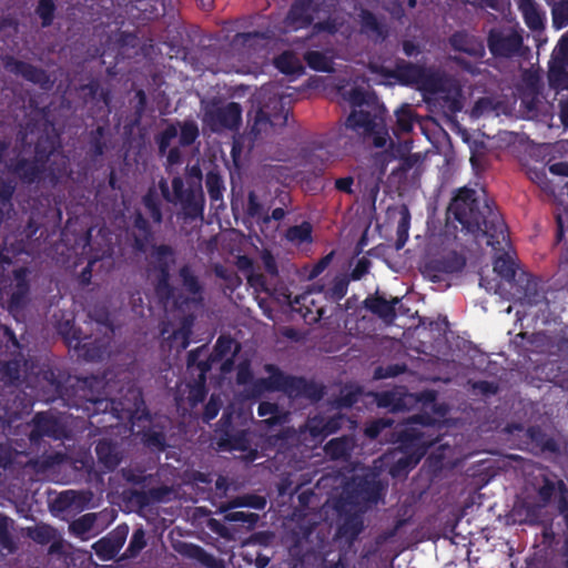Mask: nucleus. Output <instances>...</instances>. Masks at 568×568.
I'll list each match as a JSON object with an SVG mask.
<instances>
[{"label": "nucleus", "instance_id": "nucleus-34", "mask_svg": "<svg viewBox=\"0 0 568 568\" xmlns=\"http://www.w3.org/2000/svg\"><path fill=\"white\" fill-rule=\"evenodd\" d=\"M353 447V443L347 438L332 439L326 445V453L333 458L344 457Z\"/></svg>", "mask_w": 568, "mask_h": 568}, {"label": "nucleus", "instance_id": "nucleus-39", "mask_svg": "<svg viewBox=\"0 0 568 568\" xmlns=\"http://www.w3.org/2000/svg\"><path fill=\"white\" fill-rule=\"evenodd\" d=\"M145 207L149 210L151 217L154 222L161 223L162 213L160 209V202L155 190L150 189L148 194L144 196Z\"/></svg>", "mask_w": 568, "mask_h": 568}, {"label": "nucleus", "instance_id": "nucleus-33", "mask_svg": "<svg viewBox=\"0 0 568 568\" xmlns=\"http://www.w3.org/2000/svg\"><path fill=\"white\" fill-rule=\"evenodd\" d=\"M139 403H140V394L135 389L129 390V397L125 398V402H119V406H121L122 415H119V418H131L133 412L139 413Z\"/></svg>", "mask_w": 568, "mask_h": 568}, {"label": "nucleus", "instance_id": "nucleus-36", "mask_svg": "<svg viewBox=\"0 0 568 568\" xmlns=\"http://www.w3.org/2000/svg\"><path fill=\"white\" fill-rule=\"evenodd\" d=\"M192 320L184 318L181 323L180 328L172 332L170 335L173 341L178 344L179 348H186L189 345V336L191 333Z\"/></svg>", "mask_w": 568, "mask_h": 568}, {"label": "nucleus", "instance_id": "nucleus-5", "mask_svg": "<svg viewBox=\"0 0 568 568\" xmlns=\"http://www.w3.org/2000/svg\"><path fill=\"white\" fill-rule=\"evenodd\" d=\"M240 351V345L230 337L221 336L214 347V352L210 357V364L199 363L196 366L192 365L194 353L190 354L189 367L197 372L199 379L194 385H187L189 396L187 400L191 406H195L203 400L205 395L204 382L205 373L214 365H220L219 368L223 374L230 373L234 365V357Z\"/></svg>", "mask_w": 568, "mask_h": 568}, {"label": "nucleus", "instance_id": "nucleus-63", "mask_svg": "<svg viewBox=\"0 0 568 568\" xmlns=\"http://www.w3.org/2000/svg\"><path fill=\"white\" fill-rule=\"evenodd\" d=\"M554 14H555V21L557 20V18L559 16H564L565 18L568 19V0H565V1L560 2L559 4H557L556 7H554Z\"/></svg>", "mask_w": 568, "mask_h": 568}, {"label": "nucleus", "instance_id": "nucleus-47", "mask_svg": "<svg viewBox=\"0 0 568 568\" xmlns=\"http://www.w3.org/2000/svg\"><path fill=\"white\" fill-rule=\"evenodd\" d=\"M135 229L139 231V234H134L136 246L144 251V240L148 239V222L139 214L135 219Z\"/></svg>", "mask_w": 568, "mask_h": 568}, {"label": "nucleus", "instance_id": "nucleus-4", "mask_svg": "<svg viewBox=\"0 0 568 568\" xmlns=\"http://www.w3.org/2000/svg\"><path fill=\"white\" fill-rule=\"evenodd\" d=\"M266 89H263L256 94L255 100L258 106L254 122L243 139V143L247 142V148L272 136L287 123L288 112L282 108L280 99L273 95L266 101Z\"/></svg>", "mask_w": 568, "mask_h": 568}, {"label": "nucleus", "instance_id": "nucleus-20", "mask_svg": "<svg viewBox=\"0 0 568 568\" xmlns=\"http://www.w3.org/2000/svg\"><path fill=\"white\" fill-rule=\"evenodd\" d=\"M526 24L532 30H539L544 26V16L534 0H518Z\"/></svg>", "mask_w": 568, "mask_h": 568}, {"label": "nucleus", "instance_id": "nucleus-42", "mask_svg": "<svg viewBox=\"0 0 568 568\" xmlns=\"http://www.w3.org/2000/svg\"><path fill=\"white\" fill-rule=\"evenodd\" d=\"M557 488L560 490V493L566 491V486L561 480L555 483L548 478L544 479V484L538 490L539 497L544 504H547L550 500Z\"/></svg>", "mask_w": 568, "mask_h": 568}, {"label": "nucleus", "instance_id": "nucleus-27", "mask_svg": "<svg viewBox=\"0 0 568 568\" xmlns=\"http://www.w3.org/2000/svg\"><path fill=\"white\" fill-rule=\"evenodd\" d=\"M97 455L99 460L109 469L115 467L120 462V456L115 450L114 446H112L108 442H100L97 446Z\"/></svg>", "mask_w": 568, "mask_h": 568}, {"label": "nucleus", "instance_id": "nucleus-41", "mask_svg": "<svg viewBox=\"0 0 568 568\" xmlns=\"http://www.w3.org/2000/svg\"><path fill=\"white\" fill-rule=\"evenodd\" d=\"M199 135V128L193 121H185L180 125V143L189 145L195 141Z\"/></svg>", "mask_w": 568, "mask_h": 568}, {"label": "nucleus", "instance_id": "nucleus-64", "mask_svg": "<svg viewBox=\"0 0 568 568\" xmlns=\"http://www.w3.org/2000/svg\"><path fill=\"white\" fill-rule=\"evenodd\" d=\"M367 272V266L364 261H359L352 272L353 280H359Z\"/></svg>", "mask_w": 568, "mask_h": 568}, {"label": "nucleus", "instance_id": "nucleus-48", "mask_svg": "<svg viewBox=\"0 0 568 568\" xmlns=\"http://www.w3.org/2000/svg\"><path fill=\"white\" fill-rule=\"evenodd\" d=\"M495 111V103L491 98L479 99L471 111V114L476 118L489 114Z\"/></svg>", "mask_w": 568, "mask_h": 568}, {"label": "nucleus", "instance_id": "nucleus-37", "mask_svg": "<svg viewBox=\"0 0 568 568\" xmlns=\"http://www.w3.org/2000/svg\"><path fill=\"white\" fill-rule=\"evenodd\" d=\"M258 415L262 417L268 416L261 424L265 425H274L278 424L282 420V417L278 412V407L275 404L263 402L258 406Z\"/></svg>", "mask_w": 568, "mask_h": 568}, {"label": "nucleus", "instance_id": "nucleus-19", "mask_svg": "<svg viewBox=\"0 0 568 568\" xmlns=\"http://www.w3.org/2000/svg\"><path fill=\"white\" fill-rule=\"evenodd\" d=\"M450 41L453 47L459 51H464L477 58L484 55L485 49L483 43L473 36L456 33Z\"/></svg>", "mask_w": 568, "mask_h": 568}, {"label": "nucleus", "instance_id": "nucleus-38", "mask_svg": "<svg viewBox=\"0 0 568 568\" xmlns=\"http://www.w3.org/2000/svg\"><path fill=\"white\" fill-rule=\"evenodd\" d=\"M13 527V520L0 515V545L3 548H7L8 550L12 551L14 548L10 530Z\"/></svg>", "mask_w": 568, "mask_h": 568}, {"label": "nucleus", "instance_id": "nucleus-22", "mask_svg": "<svg viewBox=\"0 0 568 568\" xmlns=\"http://www.w3.org/2000/svg\"><path fill=\"white\" fill-rule=\"evenodd\" d=\"M6 69L9 72L21 74L23 78L34 83H43L47 81L45 74L41 70H38L20 61H8L6 63Z\"/></svg>", "mask_w": 568, "mask_h": 568}, {"label": "nucleus", "instance_id": "nucleus-16", "mask_svg": "<svg viewBox=\"0 0 568 568\" xmlns=\"http://www.w3.org/2000/svg\"><path fill=\"white\" fill-rule=\"evenodd\" d=\"M412 402V395L405 394L402 389H395L376 395L377 405L379 407L388 408L392 412L403 410Z\"/></svg>", "mask_w": 568, "mask_h": 568}, {"label": "nucleus", "instance_id": "nucleus-3", "mask_svg": "<svg viewBox=\"0 0 568 568\" xmlns=\"http://www.w3.org/2000/svg\"><path fill=\"white\" fill-rule=\"evenodd\" d=\"M366 108L354 110L346 120V126L357 131L359 134L372 136L373 144L376 148L385 149V152L378 153L373 158L372 175L377 185L385 174L387 163L395 154L388 150L393 142L383 118L376 113L372 114L368 110L372 108L371 103ZM373 110H376V106H373Z\"/></svg>", "mask_w": 568, "mask_h": 568}, {"label": "nucleus", "instance_id": "nucleus-52", "mask_svg": "<svg viewBox=\"0 0 568 568\" xmlns=\"http://www.w3.org/2000/svg\"><path fill=\"white\" fill-rule=\"evenodd\" d=\"M221 405H222V402H221L220 397L212 395L210 402L205 406L204 419L206 422L213 419L217 415Z\"/></svg>", "mask_w": 568, "mask_h": 568}, {"label": "nucleus", "instance_id": "nucleus-56", "mask_svg": "<svg viewBox=\"0 0 568 568\" xmlns=\"http://www.w3.org/2000/svg\"><path fill=\"white\" fill-rule=\"evenodd\" d=\"M247 282L255 290H266L264 276L260 273H255L252 271L250 274H247Z\"/></svg>", "mask_w": 568, "mask_h": 568}, {"label": "nucleus", "instance_id": "nucleus-35", "mask_svg": "<svg viewBox=\"0 0 568 568\" xmlns=\"http://www.w3.org/2000/svg\"><path fill=\"white\" fill-rule=\"evenodd\" d=\"M28 535L39 544H48L55 537V530L47 525H38L28 529Z\"/></svg>", "mask_w": 568, "mask_h": 568}, {"label": "nucleus", "instance_id": "nucleus-57", "mask_svg": "<svg viewBox=\"0 0 568 568\" xmlns=\"http://www.w3.org/2000/svg\"><path fill=\"white\" fill-rule=\"evenodd\" d=\"M333 253L327 254L318 261L310 274V278H314L320 275L332 262Z\"/></svg>", "mask_w": 568, "mask_h": 568}, {"label": "nucleus", "instance_id": "nucleus-58", "mask_svg": "<svg viewBox=\"0 0 568 568\" xmlns=\"http://www.w3.org/2000/svg\"><path fill=\"white\" fill-rule=\"evenodd\" d=\"M554 54L561 60H565L568 57V34L560 39L554 51Z\"/></svg>", "mask_w": 568, "mask_h": 568}, {"label": "nucleus", "instance_id": "nucleus-26", "mask_svg": "<svg viewBox=\"0 0 568 568\" xmlns=\"http://www.w3.org/2000/svg\"><path fill=\"white\" fill-rule=\"evenodd\" d=\"M251 418V409L250 408H241L239 413L235 414L234 409L227 412L222 422L225 424V435L230 437L231 429H235L236 427L243 426Z\"/></svg>", "mask_w": 568, "mask_h": 568}, {"label": "nucleus", "instance_id": "nucleus-40", "mask_svg": "<svg viewBox=\"0 0 568 568\" xmlns=\"http://www.w3.org/2000/svg\"><path fill=\"white\" fill-rule=\"evenodd\" d=\"M338 427H339L338 420L334 419V418L332 420L327 422L326 424H322V419H318V418H313L308 423V428L314 436L322 435V434H325V435L331 434V433L335 432Z\"/></svg>", "mask_w": 568, "mask_h": 568}, {"label": "nucleus", "instance_id": "nucleus-24", "mask_svg": "<svg viewBox=\"0 0 568 568\" xmlns=\"http://www.w3.org/2000/svg\"><path fill=\"white\" fill-rule=\"evenodd\" d=\"M341 94L347 100L352 106L362 108L363 105L369 106L372 99L369 92L362 87L344 85L341 88Z\"/></svg>", "mask_w": 568, "mask_h": 568}, {"label": "nucleus", "instance_id": "nucleus-10", "mask_svg": "<svg viewBox=\"0 0 568 568\" xmlns=\"http://www.w3.org/2000/svg\"><path fill=\"white\" fill-rule=\"evenodd\" d=\"M313 12H315V9L312 7V0H297L286 18L287 27L292 30H298L314 22L313 31L315 32L327 31L332 33L337 30L335 24L321 22L320 17H314Z\"/></svg>", "mask_w": 568, "mask_h": 568}, {"label": "nucleus", "instance_id": "nucleus-49", "mask_svg": "<svg viewBox=\"0 0 568 568\" xmlns=\"http://www.w3.org/2000/svg\"><path fill=\"white\" fill-rule=\"evenodd\" d=\"M398 224H397V233L399 237H407L408 229H409V221H410V214L406 205H402L398 211Z\"/></svg>", "mask_w": 568, "mask_h": 568}, {"label": "nucleus", "instance_id": "nucleus-2", "mask_svg": "<svg viewBox=\"0 0 568 568\" xmlns=\"http://www.w3.org/2000/svg\"><path fill=\"white\" fill-rule=\"evenodd\" d=\"M398 78L406 84L417 85L428 99L442 101L452 112L462 109V88L455 78L413 64L400 67Z\"/></svg>", "mask_w": 568, "mask_h": 568}, {"label": "nucleus", "instance_id": "nucleus-11", "mask_svg": "<svg viewBox=\"0 0 568 568\" xmlns=\"http://www.w3.org/2000/svg\"><path fill=\"white\" fill-rule=\"evenodd\" d=\"M150 263L153 265V276L158 281V292L162 297H169L171 290L169 286V272L175 263L174 254L166 246L153 247L150 255Z\"/></svg>", "mask_w": 568, "mask_h": 568}, {"label": "nucleus", "instance_id": "nucleus-61", "mask_svg": "<svg viewBox=\"0 0 568 568\" xmlns=\"http://www.w3.org/2000/svg\"><path fill=\"white\" fill-rule=\"evenodd\" d=\"M549 171L555 175L568 176V163L559 162V163L551 164L549 166Z\"/></svg>", "mask_w": 568, "mask_h": 568}, {"label": "nucleus", "instance_id": "nucleus-13", "mask_svg": "<svg viewBox=\"0 0 568 568\" xmlns=\"http://www.w3.org/2000/svg\"><path fill=\"white\" fill-rule=\"evenodd\" d=\"M521 44V37L513 29L494 30L489 36V49L493 54L510 57Z\"/></svg>", "mask_w": 568, "mask_h": 568}, {"label": "nucleus", "instance_id": "nucleus-43", "mask_svg": "<svg viewBox=\"0 0 568 568\" xmlns=\"http://www.w3.org/2000/svg\"><path fill=\"white\" fill-rule=\"evenodd\" d=\"M290 305L294 311L301 313L304 307L306 312L303 315L306 316L307 314L313 313L311 306H314V300L311 297V292H306L304 294L296 295L294 300L290 301Z\"/></svg>", "mask_w": 568, "mask_h": 568}, {"label": "nucleus", "instance_id": "nucleus-12", "mask_svg": "<svg viewBox=\"0 0 568 568\" xmlns=\"http://www.w3.org/2000/svg\"><path fill=\"white\" fill-rule=\"evenodd\" d=\"M266 505V500L260 496H243L237 497L230 501L226 506L221 507V513H225L224 519L227 521H243L253 525L257 520V515L245 511H229L237 507H252L255 509H262Z\"/></svg>", "mask_w": 568, "mask_h": 568}, {"label": "nucleus", "instance_id": "nucleus-50", "mask_svg": "<svg viewBox=\"0 0 568 568\" xmlns=\"http://www.w3.org/2000/svg\"><path fill=\"white\" fill-rule=\"evenodd\" d=\"M24 277H26L24 270L21 268V270L16 271V280H17L18 291H17V293H13V295H12V305H14V306H18L20 304L23 295L27 292V285L24 283Z\"/></svg>", "mask_w": 568, "mask_h": 568}, {"label": "nucleus", "instance_id": "nucleus-32", "mask_svg": "<svg viewBox=\"0 0 568 568\" xmlns=\"http://www.w3.org/2000/svg\"><path fill=\"white\" fill-rule=\"evenodd\" d=\"M361 21H362V30L374 39H379L384 37V29L378 23L376 18L371 14L369 12L363 11L361 14Z\"/></svg>", "mask_w": 568, "mask_h": 568}, {"label": "nucleus", "instance_id": "nucleus-62", "mask_svg": "<svg viewBox=\"0 0 568 568\" xmlns=\"http://www.w3.org/2000/svg\"><path fill=\"white\" fill-rule=\"evenodd\" d=\"M168 166L171 168L181 162V153L179 149H170L166 155Z\"/></svg>", "mask_w": 568, "mask_h": 568}, {"label": "nucleus", "instance_id": "nucleus-45", "mask_svg": "<svg viewBox=\"0 0 568 568\" xmlns=\"http://www.w3.org/2000/svg\"><path fill=\"white\" fill-rule=\"evenodd\" d=\"M37 12L43 26H49L53 19L54 3L52 0H40Z\"/></svg>", "mask_w": 568, "mask_h": 568}, {"label": "nucleus", "instance_id": "nucleus-59", "mask_svg": "<svg viewBox=\"0 0 568 568\" xmlns=\"http://www.w3.org/2000/svg\"><path fill=\"white\" fill-rule=\"evenodd\" d=\"M262 207L257 201V197L254 193H250L248 195V204L247 212L251 216H258L261 214Z\"/></svg>", "mask_w": 568, "mask_h": 568}, {"label": "nucleus", "instance_id": "nucleus-7", "mask_svg": "<svg viewBox=\"0 0 568 568\" xmlns=\"http://www.w3.org/2000/svg\"><path fill=\"white\" fill-rule=\"evenodd\" d=\"M162 196L171 203L180 204L183 210V214L186 217L194 219L202 214L203 211V192L201 185L191 186L184 189V184L181 178L176 176L172 180L171 192L165 180H161L159 183Z\"/></svg>", "mask_w": 568, "mask_h": 568}, {"label": "nucleus", "instance_id": "nucleus-51", "mask_svg": "<svg viewBox=\"0 0 568 568\" xmlns=\"http://www.w3.org/2000/svg\"><path fill=\"white\" fill-rule=\"evenodd\" d=\"M145 546V536L142 529H138L134 531L128 551L131 556H135L140 550H142Z\"/></svg>", "mask_w": 568, "mask_h": 568}, {"label": "nucleus", "instance_id": "nucleus-14", "mask_svg": "<svg viewBox=\"0 0 568 568\" xmlns=\"http://www.w3.org/2000/svg\"><path fill=\"white\" fill-rule=\"evenodd\" d=\"M444 247L438 250L430 262L432 267L438 272L453 273L460 271L465 265L464 256L459 255L455 248L450 247L453 241L446 239L442 241Z\"/></svg>", "mask_w": 568, "mask_h": 568}, {"label": "nucleus", "instance_id": "nucleus-6", "mask_svg": "<svg viewBox=\"0 0 568 568\" xmlns=\"http://www.w3.org/2000/svg\"><path fill=\"white\" fill-rule=\"evenodd\" d=\"M378 486L373 475H356L343 489L335 507L341 513L357 514L377 499Z\"/></svg>", "mask_w": 568, "mask_h": 568}, {"label": "nucleus", "instance_id": "nucleus-30", "mask_svg": "<svg viewBox=\"0 0 568 568\" xmlns=\"http://www.w3.org/2000/svg\"><path fill=\"white\" fill-rule=\"evenodd\" d=\"M494 272L506 281H511L515 277V264L509 253L505 252L495 260Z\"/></svg>", "mask_w": 568, "mask_h": 568}, {"label": "nucleus", "instance_id": "nucleus-21", "mask_svg": "<svg viewBox=\"0 0 568 568\" xmlns=\"http://www.w3.org/2000/svg\"><path fill=\"white\" fill-rule=\"evenodd\" d=\"M274 63L282 73L287 75H301L304 71L302 61L291 51L283 52Z\"/></svg>", "mask_w": 568, "mask_h": 568}, {"label": "nucleus", "instance_id": "nucleus-46", "mask_svg": "<svg viewBox=\"0 0 568 568\" xmlns=\"http://www.w3.org/2000/svg\"><path fill=\"white\" fill-rule=\"evenodd\" d=\"M178 135V128L175 125H169L159 136L158 143L162 154H164L170 146L171 142Z\"/></svg>", "mask_w": 568, "mask_h": 568}, {"label": "nucleus", "instance_id": "nucleus-15", "mask_svg": "<svg viewBox=\"0 0 568 568\" xmlns=\"http://www.w3.org/2000/svg\"><path fill=\"white\" fill-rule=\"evenodd\" d=\"M128 527H118L108 536L94 542L92 548L102 560L112 559L124 545Z\"/></svg>", "mask_w": 568, "mask_h": 568}, {"label": "nucleus", "instance_id": "nucleus-54", "mask_svg": "<svg viewBox=\"0 0 568 568\" xmlns=\"http://www.w3.org/2000/svg\"><path fill=\"white\" fill-rule=\"evenodd\" d=\"M390 425H392L390 419L382 418V419L375 420L368 427H366L365 434L371 438H375L379 434L382 428H385Z\"/></svg>", "mask_w": 568, "mask_h": 568}, {"label": "nucleus", "instance_id": "nucleus-60", "mask_svg": "<svg viewBox=\"0 0 568 568\" xmlns=\"http://www.w3.org/2000/svg\"><path fill=\"white\" fill-rule=\"evenodd\" d=\"M352 184H353L352 178H342V179L336 180V182H335L336 189L339 191L346 192V193H352Z\"/></svg>", "mask_w": 568, "mask_h": 568}, {"label": "nucleus", "instance_id": "nucleus-28", "mask_svg": "<svg viewBox=\"0 0 568 568\" xmlns=\"http://www.w3.org/2000/svg\"><path fill=\"white\" fill-rule=\"evenodd\" d=\"M311 232V225L308 223H302L301 225H295L287 230L286 240L293 245L300 246L312 241Z\"/></svg>", "mask_w": 568, "mask_h": 568}, {"label": "nucleus", "instance_id": "nucleus-29", "mask_svg": "<svg viewBox=\"0 0 568 568\" xmlns=\"http://www.w3.org/2000/svg\"><path fill=\"white\" fill-rule=\"evenodd\" d=\"M37 427L41 434L60 437L62 435V429L60 428L58 420L49 414H38L37 415Z\"/></svg>", "mask_w": 568, "mask_h": 568}, {"label": "nucleus", "instance_id": "nucleus-44", "mask_svg": "<svg viewBox=\"0 0 568 568\" xmlns=\"http://www.w3.org/2000/svg\"><path fill=\"white\" fill-rule=\"evenodd\" d=\"M397 128L402 132H408L413 128V113L409 106L405 105L396 111Z\"/></svg>", "mask_w": 568, "mask_h": 568}, {"label": "nucleus", "instance_id": "nucleus-9", "mask_svg": "<svg viewBox=\"0 0 568 568\" xmlns=\"http://www.w3.org/2000/svg\"><path fill=\"white\" fill-rule=\"evenodd\" d=\"M242 109L235 102L225 105H212L205 110L203 123L212 131L219 132L224 129H235L241 123Z\"/></svg>", "mask_w": 568, "mask_h": 568}, {"label": "nucleus", "instance_id": "nucleus-23", "mask_svg": "<svg viewBox=\"0 0 568 568\" xmlns=\"http://www.w3.org/2000/svg\"><path fill=\"white\" fill-rule=\"evenodd\" d=\"M398 303L397 298H394L392 302L386 301L382 297H375L366 300V306L373 313L377 314L379 317L385 320L386 322H392L395 317V304Z\"/></svg>", "mask_w": 568, "mask_h": 568}, {"label": "nucleus", "instance_id": "nucleus-55", "mask_svg": "<svg viewBox=\"0 0 568 568\" xmlns=\"http://www.w3.org/2000/svg\"><path fill=\"white\" fill-rule=\"evenodd\" d=\"M433 442H422V449L419 450V453L416 455V456H410L409 458L407 459H398V465L402 466V467H407V466H414L416 465L419 459L422 458V456L425 454L426 452V447L432 445Z\"/></svg>", "mask_w": 568, "mask_h": 568}, {"label": "nucleus", "instance_id": "nucleus-53", "mask_svg": "<svg viewBox=\"0 0 568 568\" xmlns=\"http://www.w3.org/2000/svg\"><path fill=\"white\" fill-rule=\"evenodd\" d=\"M261 257H262V262H263L265 271L270 275L276 276L278 274L277 264H276L274 256L271 254V252L264 251L262 253Z\"/></svg>", "mask_w": 568, "mask_h": 568}, {"label": "nucleus", "instance_id": "nucleus-25", "mask_svg": "<svg viewBox=\"0 0 568 568\" xmlns=\"http://www.w3.org/2000/svg\"><path fill=\"white\" fill-rule=\"evenodd\" d=\"M305 60L310 68L322 71V72H332L333 69V58L327 53H323L320 51H308L305 54Z\"/></svg>", "mask_w": 568, "mask_h": 568}, {"label": "nucleus", "instance_id": "nucleus-17", "mask_svg": "<svg viewBox=\"0 0 568 568\" xmlns=\"http://www.w3.org/2000/svg\"><path fill=\"white\" fill-rule=\"evenodd\" d=\"M179 552L183 556L194 559L207 568H224V562L221 559L207 554L204 549L192 544H182L178 548Z\"/></svg>", "mask_w": 568, "mask_h": 568}, {"label": "nucleus", "instance_id": "nucleus-8", "mask_svg": "<svg viewBox=\"0 0 568 568\" xmlns=\"http://www.w3.org/2000/svg\"><path fill=\"white\" fill-rule=\"evenodd\" d=\"M264 369L267 376L253 381L248 364H239L236 381L241 385H246L244 392L247 398L261 396L265 392L281 390L287 386V378L273 365H265Z\"/></svg>", "mask_w": 568, "mask_h": 568}, {"label": "nucleus", "instance_id": "nucleus-18", "mask_svg": "<svg viewBox=\"0 0 568 568\" xmlns=\"http://www.w3.org/2000/svg\"><path fill=\"white\" fill-rule=\"evenodd\" d=\"M180 276L182 278V285L185 293H187L186 304H199L202 296V285L197 281V277L193 274V272L184 266L180 271Z\"/></svg>", "mask_w": 568, "mask_h": 568}, {"label": "nucleus", "instance_id": "nucleus-31", "mask_svg": "<svg viewBox=\"0 0 568 568\" xmlns=\"http://www.w3.org/2000/svg\"><path fill=\"white\" fill-rule=\"evenodd\" d=\"M97 514H85L70 524V530L78 537L85 539L84 535L92 530L95 521Z\"/></svg>", "mask_w": 568, "mask_h": 568}, {"label": "nucleus", "instance_id": "nucleus-1", "mask_svg": "<svg viewBox=\"0 0 568 568\" xmlns=\"http://www.w3.org/2000/svg\"><path fill=\"white\" fill-rule=\"evenodd\" d=\"M450 211L462 224L463 230L471 234L476 240L487 236V245L506 244V226L498 213L489 205L487 195L483 189L464 187L454 199Z\"/></svg>", "mask_w": 568, "mask_h": 568}]
</instances>
